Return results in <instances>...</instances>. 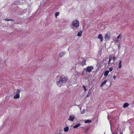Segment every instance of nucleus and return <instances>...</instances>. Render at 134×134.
I'll return each mask as SVG.
<instances>
[{
  "mask_svg": "<svg viewBox=\"0 0 134 134\" xmlns=\"http://www.w3.org/2000/svg\"><path fill=\"white\" fill-rule=\"evenodd\" d=\"M68 79L67 78L65 77H61L60 78L57 83V85L59 87H60L61 86L65 84V83Z\"/></svg>",
  "mask_w": 134,
  "mask_h": 134,
  "instance_id": "nucleus-1",
  "label": "nucleus"
},
{
  "mask_svg": "<svg viewBox=\"0 0 134 134\" xmlns=\"http://www.w3.org/2000/svg\"><path fill=\"white\" fill-rule=\"evenodd\" d=\"M72 24H71V28L74 30H75L77 29L78 27L79 26V21L77 20H74L72 21Z\"/></svg>",
  "mask_w": 134,
  "mask_h": 134,
  "instance_id": "nucleus-2",
  "label": "nucleus"
},
{
  "mask_svg": "<svg viewBox=\"0 0 134 134\" xmlns=\"http://www.w3.org/2000/svg\"><path fill=\"white\" fill-rule=\"evenodd\" d=\"M104 38L106 40H108L110 38V33L108 32L105 35Z\"/></svg>",
  "mask_w": 134,
  "mask_h": 134,
  "instance_id": "nucleus-3",
  "label": "nucleus"
},
{
  "mask_svg": "<svg viewBox=\"0 0 134 134\" xmlns=\"http://www.w3.org/2000/svg\"><path fill=\"white\" fill-rule=\"evenodd\" d=\"M93 67L92 66H88L86 69V71L88 72H91L93 69Z\"/></svg>",
  "mask_w": 134,
  "mask_h": 134,
  "instance_id": "nucleus-4",
  "label": "nucleus"
},
{
  "mask_svg": "<svg viewBox=\"0 0 134 134\" xmlns=\"http://www.w3.org/2000/svg\"><path fill=\"white\" fill-rule=\"evenodd\" d=\"M120 37V39H121V34H120L118 36L115 38L114 41L115 42H117L120 41L119 40V38Z\"/></svg>",
  "mask_w": 134,
  "mask_h": 134,
  "instance_id": "nucleus-5",
  "label": "nucleus"
},
{
  "mask_svg": "<svg viewBox=\"0 0 134 134\" xmlns=\"http://www.w3.org/2000/svg\"><path fill=\"white\" fill-rule=\"evenodd\" d=\"M75 118V116L74 115H72L70 116L68 120L70 121H73L74 119Z\"/></svg>",
  "mask_w": 134,
  "mask_h": 134,
  "instance_id": "nucleus-6",
  "label": "nucleus"
},
{
  "mask_svg": "<svg viewBox=\"0 0 134 134\" xmlns=\"http://www.w3.org/2000/svg\"><path fill=\"white\" fill-rule=\"evenodd\" d=\"M107 81V80H104L103 82L101 83L100 85V87H101L102 86H103L105 85Z\"/></svg>",
  "mask_w": 134,
  "mask_h": 134,
  "instance_id": "nucleus-7",
  "label": "nucleus"
},
{
  "mask_svg": "<svg viewBox=\"0 0 134 134\" xmlns=\"http://www.w3.org/2000/svg\"><path fill=\"white\" fill-rule=\"evenodd\" d=\"M98 38L100 40L101 42L103 41V36L101 34H99L98 36Z\"/></svg>",
  "mask_w": 134,
  "mask_h": 134,
  "instance_id": "nucleus-8",
  "label": "nucleus"
},
{
  "mask_svg": "<svg viewBox=\"0 0 134 134\" xmlns=\"http://www.w3.org/2000/svg\"><path fill=\"white\" fill-rule=\"evenodd\" d=\"M20 95L16 94L14 97V98L15 99H18L20 97Z\"/></svg>",
  "mask_w": 134,
  "mask_h": 134,
  "instance_id": "nucleus-9",
  "label": "nucleus"
},
{
  "mask_svg": "<svg viewBox=\"0 0 134 134\" xmlns=\"http://www.w3.org/2000/svg\"><path fill=\"white\" fill-rule=\"evenodd\" d=\"M118 58V57H116L115 56H114L113 58V62L112 63H111L110 64L111 65H112L114 63L115 60H116V59H117Z\"/></svg>",
  "mask_w": 134,
  "mask_h": 134,
  "instance_id": "nucleus-10",
  "label": "nucleus"
},
{
  "mask_svg": "<svg viewBox=\"0 0 134 134\" xmlns=\"http://www.w3.org/2000/svg\"><path fill=\"white\" fill-rule=\"evenodd\" d=\"M65 52H63L61 53L60 54H59L58 55V57H62V56L64 55L65 54Z\"/></svg>",
  "mask_w": 134,
  "mask_h": 134,
  "instance_id": "nucleus-11",
  "label": "nucleus"
},
{
  "mask_svg": "<svg viewBox=\"0 0 134 134\" xmlns=\"http://www.w3.org/2000/svg\"><path fill=\"white\" fill-rule=\"evenodd\" d=\"M79 61H82V62H84V63L85 62V59H83V58L82 57H80L79 58Z\"/></svg>",
  "mask_w": 134,
  "mask_h": 134,
  "instance_id": "nucleus-12",
  "label": "nucleus"
},
{
  "mask_svg": "<svg viewBox=\"0 0 134 134\" xmlns=\"http://www.w3.org/2000/svg\"><path fill=\"white\" fill-rule=\"evenodd\" d=\"M81 125V124H76L74 126H73V128H76L78 127H80Z\"/></svg>",
  "mask_w": 134,
  "mask_h": 134,
  "instance_id": "nucleus-13",
  "label": "nucleus"
},
{
  "mask_svg": "<svg viewBox=\"0 0 134 134\" xmlns=\"http://www.w3.org/2000/svg\"><path fill=\"white\" fill-rule=\"evenodd\" d=\"M122 61L121 60H119V62L118 65V68H121L122 67Z\"/></svg>",
  "mask_w": 134,
  "mask_h": 134,
  "instance_id": "nucleus-14",
  "label": "nucleus"
},
{
  "mask_svg": "<svg viewBox=\"0 0 134 134\" xmlns=\"http://www.w3.org/2000/svg\"><path fill=\"white\" fill-rule=\"evenodd\" d=\"M109 73V71L108 70H107L105 71L104 74V75L105 76H107L108 75Z\"/></svg>",
  "mask_w": 134,
  "mask_h": 134,
  "instance_id": "nucleus-15",
  "label": "nucleus"
},
{
  "mask_svg": "<svg viewBox=\"0 0 134 134\" xmlns=\"http://www.w3.org/2000/svg\"><path fill=\"white\" fill-rule=\"evenodd\" d=\"M82 31H81L78 32L77 36H81L82 34Z\"/></svg>",
  "mask_w": 134,
  "mask_h": 134,
  "instance_id": "nucleus-16",
  "label": "nucleus"
},
{
  "mask_svg": "<svg viewBox=\"0 0 134 134\" xmlns=\"http://www.w3.org/2000/svg\"><path fill=\"white\" fill-rule=\"evenodd\" d=\"M69 128L68 127H66L64 129V131L65 132H67L69 130Z\"/></svg>",
  "mask_w": 134,
  "mask_h": 134,
  "instance_id": "nucleus-17",
  "label": "nucleus"
},
{
  "mask_svg": "<svg viewBox=\"0 0 134 134\" xmlns=\"http://www.w3.org/2000/svg\"><path fill=\"white\" fill-rule=\"evenodd\" d=\"M129 106V104L127 103H125L123 105V107L126 108L127 107Z\"/></svg>",
  "mask_w": 134,
  "mask_h": 134,
  "instance_id": "nucleus-18",
  "label": "nucleus"
},
{
  "mask_svg": "<svg viewBox=\"0 0 134 134\" xmlns=\"http://www.w3.org/2000/svg\"><path fill=\"white\" fill-rule=\"evenodd\" d=\"M91 120H85V123H91Z\"/></svg>",
  "mask_w": 134,
  "mask_h": 134,
  "instance_id": "nucleus-19",
  "label": "nucleus"
},
{
  "mask_svg": "<svg viewBox=\"0 0 134 134\" xmlns=\"http://www.w3.org/2000/svg\"><path fill=\"white\" fill-rule=\"evenodd\" d=\"M20 90L19 89H18L17 90L16 92V94H19V93H20Z\"/></svg>",
  "mask_w": 134,
  "mask_h": 134,
  "instance_id": "nucleus-20",
  "label": "nucleus"
},
{
  "mask_svg": "<svg viewBox=\"0 0 134 134\" xmlns=\"http://www.w3.org/2000/svg\"><path fill=\"white\" fill-rule=\"evenodd\" d=\"M83 88H84V90L85 92H86V91H87V90L86 89V88L85 86L83 85Z\"/></svg>",
  "mask_w": 134,
  "mask_h": 134,
  "instance_id": "nucleus-21",
  "label": "nucleus"
},
{
  "mask_svg": "<svg viewBox=\"0 0 134 134\" xmlns=\"http://www.w3.org/2000/svg\"><path fill=\"white\" fill-rule=\"evenodd\" d=\"M90 94H91V93H90V92H88L87 94V95L86 96V97H89L90 96Z\"/></svg>",
  "mask_w": 134,
  "mask_h": 134,
  "instance_id": "nucleus-22",
  "label": "nucleus"
},
{
  "mask_svg": "<svg viewBox=\"0 0 134 134\" xmlns=\"http://www.w3.org/2000/svg\"><path fill=\"white\" fill-rule=\"evenodd\" d=\"M59 12H57L55 14V15L56 16H58L59 15Z\"/></svg>",
  "mask_w": 134,
  "mask_h": 134,
  "instance_id": "nucleus-23",
  "label": "nucleus"
},
{
  "mask_svg": "<svg viewBox=\"0 0 134 134\" xmlns=\"http://www.w3.org/2000/svg\"><path fill=\"white\" fill-rule=\"evenodd\" d=\"M118 47L119 50L120 49V43L118 45Z\"/></svg>",
  "mask_w": 134,
  "mask_h": 134,
  "instance_id": "nucleus-24",
  "label": "nucleus"
},
{
  "mask_svg": "<svg viewBox=\"0 0 134 134\" xmlns=\"http://www.w3.org/2000/svg\"><path fill=\"white\" fill-rule=\"evenodd\" d=\"M113 70V68L112 67H111L109 69V70L110 71H111Z\"/></svg>",
  "mask_w": 134,
  "mask_h": 134,
  "instance_id": "nucleus-25",
  "label": "nucleus"
},
{
  "mask_svg": "<svg viewBox=\"0 0 134 134\" xmlns=\"http://www.w3.org/2000/svg\"><path fill=\"white\" fill-rule=\"evenodd\" d=\"M5 20L7 21H13V20L11 19H5Z\"/></svg>",
  "mask_w": 134,
  "mask_h": 134,
  "instance_id": "nucleus-26",
  "label": "nucleus"
},
{
  "mask_svg": "<svg viewBox=\"0 0 134 134\" xmlns=\"http://www.w3.org/2000/svg\"><path fill=\"white\" fill-rule=\"evenodd\" d=\"M109 60H111L112 59V57H111L109 56Z\"/></svg>",
  "mask_w": 134,
  "mask_h": 134,
  "instance_id": "nucleus-27",
  "label": "nucleus"
},
{
  "mask_svg": "<svg viewBox=\"0 0 134 134\" xmlns=\"http://www.w3.org/2000/svg\"><path fill=\"white\" fill-rule=\"evenodd\" d=\"M111 60H109V61L108 62V66L109 65V64H110V62Z\"/></svg>",
  "mask_w": 134,
  "mask_h": 134,
  "instance_id": "nucleus-28",
  "label": "nucleus"
},
{
  "mask_svg": "<svg viewBox=\"0 0 134 134\" xmlns=\"http://www.w3.org/2000/svg\"><path fill=\"white\" fill-rule=\"evenodd\" d=\"M116 77V76H113V78L114 79V80H115V79Z\"/></svg>",
  "mask_w": 134,
  "mask_h": 134,
  "instance_id": "nucleus-29",
  "label": "nucleus"
},
{
  "mask_svg": "<svg viewBox=\"0 0 134 134\" xmlns=\"http://www.w3.org/2000/svg\"><path fill=\"white\" fill-rule=\"evenodd\" d=\"M91 89H90V90H89V91H88V92H90V93H91Z\"/></svg>",
  "mask_w": 134,
  "mask_h": 134,
  "instance_id": "nucleus-30",
  "label": "nucleus"
},
{
  "mask_svg": "<svg viewBox=\"0 0 134 134\" xmlns=\"http://www.w3.org/2000/svg\"><path fill=\"white\" fill-rule=\"evenodd\" d=\"M2 60L1 59V58H0V63H1L2 62Z\"/></svg>",
  "mask_w": 134,
  "mask_h": 134,
  "instance_id": "nucleus-31",
  "label": "nucleus"
},
{
  "mask_svg": "<svg viewBox=\"0 0 134 134\" xmlns=\"http://www.w3.org/2000/svg\"><path fill=\"white\" fill-rule=\"evenodd\" d=\"M84 113V110H83L82 112V113L83 114V113Z\"/></svg>",
  "mask_w": 134,
  "mask_h": 134,
  "instance_id": "nucleus-32",
  "label": "nucleus"
},
{
  "mask_svg": "<svg viewBox=\"0 0 134 134\" xmlns=\"http://www.w3.org/2000/svg\"><path fill=\"white\" fill-rule=\"evenodd\" d=\"M120 134H123V133L122 132H120Z\"/></svg>",
  "mask_w": 134,
  "mask_h": 134,
  "instance_id": "nucleus-33",
  "label": "nucleus"
},
{
  "mask_svg": "<svg viewBox=\"0 0 134 134\" xmlns=\"http://www.w3.org/2000/svg\"><path fill=\"white\" fill-rule=\"evenodd\" d=\"M111 84V82H110V85Z\"/></svg>",
  "mask_w": 134,
  "mask_h": 134,
  "instance_id": "nucleus-34",
  "label": "nucleus"
}]
</instances>
